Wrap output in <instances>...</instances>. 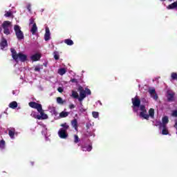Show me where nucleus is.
Masks as SVG:
<instances>
[{
	"label": "nucleus",
	"mask_w": 177,
	"mask_h": 177,
	"mask_svg": "<svg viewBox=\"0 0 177 177\" xmlns=\"http://www.w3.org/2000/svg\"><path fill=\"white\" fill-rule=\"evenodd\" d=\"M132 102V109L134 113H138L139 111L140 118H143V120H149V118H154V109L151 108L149 111V114L147 113V110H146V106L145 105H140V99L136 95L135 97L131 99Z\"/></svg>",
	"instance_id": "obj_1"
},
{
	"label": "nucleus",
	"mask_w": 177,
	"mask_h": 177,
	"mask_svg": "<svg viewBox=\"0 0 177 177\" xmlns=\"http://www.w3.org/2000/svg\"><path fill=\"white\" fill-rule=\"evenodd\" d=\"M77 91H79V93H80L79 111H80V113H85V111H86V109L84 108V104H82V102L84 101V99L86 97V96H91V95H92V92L91 91V89L88 88H86L85 89H84V87H82V86H80L78 87Z\"/></svg>",
	"instance_id": "obj_2"
},
{
	"label": "nucleus",
	"mask_w": 177,
	"mask_h": 177,
	"mask_svg": "<svg viewBox=\"0 0 177 177\" xmlns=\"http://www.w3.org/2000/svg\"><path fill=\"white\" fill-rule=\"evenodd\" d=\"M11 53H12V57L17 62V63L20 60V62H26L27 60V55L19 53V54L16 53V50L15 48H11Z\"/></svg>",
	"instance_id": "obj_3"
},
{
	"label": "nucleus",
	"mask_w": 177,
	"mask_h": 177,
	"mask_svg": "<svg viewBox=\"0 0 177 177\" xmlns=\"http://www.w3.org/2000/svg\"><path fill=\"white\" fill-rule=\"evenodd\" d=\"M62 128L59 129L58 131V136L61 139H67L68 134H67V129H68L69 126L67 123H64L61 124Z\"/></svg>",
	"instance_id": "obj_4"
},
{
	"label": "nucleus",
	"mask_w": 177,
	"mask_h": 177,
	"mask_svg": "<svg viewBox=\"0 0 177 177\" xmlns=\"http://www.w3.org/2000/svg\"><path fill=\"white\" fill-rule=\"evenodd\" d=\"M14 30H15L17 39L19 41H21V39H24V33H23V31H21V28L19 25L14 26Z\"/></svg>",
	"instance_id": "obj_5"
},
{
	"label": "nucleus",
	"mask_w": 177,
	"mask_h": 177,
	"mask_svg": "<svg viewBox=\"0 0 177 177\" xmlns=\"http://www.w3.org/2000/svg\"><path fill=\"white\" fill-rule=\"evenodd\" d=\"M2 27L3 29V33L6 34V35H10V28H12V22L9 21H3L2 24Z\"/></svg>",
	"instance_id": "obj_6"
},
{
	"label": "nucleus",
	"mask_w": 177,
	"mask_h": 177,
	"mask_svg": "<svg viewBox=\"0 0 177 177\" xmlns=\"http://www.w3.org/2000/svg\"><path fill=\"white\" fill-rule=\"evenodd\" d=\"M8 136H10L12 140H15L16 139V136L19 135V132L16 131V129L14 127H10L8 129Z\"/></svg>",
	"instance_id": "obj_7"
},
{
	"label": "nucleus",
	"mask_w": 177,
	"mask_h": 177,
	"mask_svg": "<svg viewBox=\"0 0 177 177\" xmlns=\"http://www.w3.org/2000/svg\"><path fill=\"white\" fill-rule=\"evenodd\" d=\"M82 149L83 151H91L92 150V142L88 141L87 143L82 146Z\"/></svg>",
	"instance_id": "obj_8"
},
{
	"label": "nucleus",
	"mask_w": 177,
	"mask_h": 177,
	"mask_svg": "<svg viewBox=\"0 0 177 177\" xmlns=\"http://www.w3.org/2000/svg\"><path fill=\"white\" fill-rule=\"evenodd\" d=\"M29 106L30 107H32V109H37V111H41V110H42V105L37 102H31L29 103Z\"/></svg>",
	"instance_id": "obj_9"
},
{
	"label": "nucleus",
	"mask_w": 177,
	"mask_h": 177,
	"mask_svg": "<svg viewBox=\"0 0 177 177\" xmlns=\"http://www.w3.org/2000/svg\"><path fill=\"white\" fill-rule=\"evenodd\" d=\"M149 93L151 97H152L153 100H157V99H158V96L157 95V93H156V89L149 88Z\"/></svg>",
	"instance_id": "obj_10"
},
{
	"label": "nucleus",
	"mask_w": 177,
	"mask_h": 177,
	"mask_svg": "<svg viewBox=\"0 0 177 177\" xmlns=\"http://www.w3.org/2000/svg\"><path fill=\"white\" fill-rule=\"evenodd\" d=\"M39 112L40 113V115H37V120H47L48 115H46V114H45V113H44L42 108H41V110H40V111H39Z\"/></svg>",
	"instance_id": "obj_11"
},
{
	"label": "nucleus",
	"mask_w": 177,
	"mask_h": 177,
	"mask_svg": "<svg viewBox=\"0 0 177 177\" xmlns=\"http://www.w3.org/2000/svg\"><path fill=\"white\" fill-rule=\"evenodd\" d=\"M50 39V30H49V28H46V32L44 34V40L45 41H49Z\"/></svg>",
	"instance_id": "obj_12"
},
{
	"label": "nucleus",
	"mask_w": 177,
	"mask_h": 177,
	"mask_svg": "<svg viewBox=\"0 0 177 177\" xmlns=\"http://www.w3.org/2000/svg\"><path fill=\"white\" fill-rule=\"evenodd\" d=\"M169 122V120L168 119L167 116H164L162 118V122L160 123L159 126L160 127H167V124Z\"/></svg>",
	"instance_id": "obj_13"
},
{
	"label": "nucleus",
	"mask_w": 177,
	"mask_h": 177,
	"mask_svg": "<svg viewBox=\"0 0 177 177\" xmlns=\"http://www.w3.org/2000/svg\"><path fill=\"white\" fill-rule=\"evenodd\" d=\"M159 129L162 130V135H168V127L167 126H159Z\"/></svg>",
	"instance_id": "obj_14"
},
{
	"label": "nucleus",
	"mask_w": 177,
	"mask_h": 177,
	"mask_svg": "<svg viewBox=\"0 0 177 177\" xmlns=\"http://www.w3.org/2000/svg\"><path fill=\"white\" fill-rule=\"evenodd\" d=\"M0 46H1V49H2V50H3V49H5L8 46V41L3 37H2V39H1V41L0 43Z\"/></svg>",
	"instance_id": "obj_15"
},
{
	"label": "nucleus",
	"mask_w": 177,
	"mask_h": 177,
	"mask_svg": "<svg viewBox=\"0 0 177 177\" xmlns=\"http://www.w3.org/2000/svg\"><path fill=\"white\" fill-rule=\"evenodd\" d=\"M71 97H73V99H77L78 102H80V95L78 94V92L76 91L73 90L71 91Z\"/></svg>",
	"instance_id": "obj_16"
},
{
	"label": "nucleus",
	"mask_w": 177,
	"mask_h": 177,
	"mask_svg": "<svg viewBox=\"0 0 177 177\" xmlns=\"http://www.w3.org/2000/svg\"><path fill=\"white\" fill-rule=\"evenodd\" d=\"M71 125L75 131H78V120H77V119H74L71 121Z\"/></svg>",
	"instance_id": "obj_17"
},
{
	"label": "nucleus",
	"mask_w": 177,
	"mask_h": 177,
	"mask_svg": "<svg viewBox=\"0 0 177 177\" xmlns=\"http://www.w3.org/2000/svg\"><path fill=\"white\" fill-rule=\"evenodd\" d=\"M41 59V55L37 53L31 56V60L32 62H37V60H39Z\"/></svg>",
	"instance_id": "obj_18"
},
{
	"label": "nucleus",
	"mask_w": 177,
	"mask_h": 177,
	"mask_svg": "<svg viewBox=\"0 0 177 177\" xmlns=\"http://www.w3.org/2000/svg\"><path fill=\"white\" fill-rule=\"evenodd\" d=\"M38 31V28L37 27V24H33L30 32H32V35H35V33Z\"/></svg>",
	"instance_id": "obj_19"
},
{
	"label": "nucleus",
	"mask_w": 177,
	"mask_h": 177,
	"mask_svg": "<svg viewBox=\"0 0 177 177\" xmlns=\"http://www.w3.org/2000/svg\"><path fill=\"white\" fill-rule=\"evenodd\" d=\"M66 73H67V69H66L65 68H60L58 69V71H57V73L59 75H64Z\"/></svg>",
	"instance_id": "obj_20"
},
{
	"label": "nucleus",
	"mask_w": 177,
	"mask_h": 177,
	"mask_svg": "<svg viewBox=\"0 0 177 177\" xmlns=\"http://www.w3.org/2000/svg\"><path fill=\"white\" fill-rule=\"evenodd\" d=\"M17 106H18L17 102H16V101L10 102L8 105L10 109H17Z\"/></svg>",
	"instance_id": "obj_21"
},
{
	"label": "nucleus",
	"mask_w": 177,
	"mask_h": 177,
	"mask_svg": "<svg viewBox=\"0 0 177 177\" xmlns=\"http://www.w3.org/2000/svg\"><path fill=\"white\" fill-rule=\"evenodd\" d=\"M5 147H6V143L5 142V140H0V150H4Z\"/></svg>",
	"instance_id": "obj_22"
},
{
	"label": "nucleus",
	"mask_w": 177,
	"mask_h": 177,
	"mask_svg": "<svg viewBox=\"0 0 177 177\" xmlns=\"http://www.w3.org/2000/svg\"><path fill=\"white\" fill-rule=\"evenodd\" d=\"M64 44L68 45L69 46H72V45H74V41L70 39H66L64 40Z\"/></svg>",
	"instance_id": "obj_23"
},
{
	"label": "nucleus",
	"mask_w": 177,
	"mask_h": 177,
	"mask_svg": "<svg viewBox=\"0 0 177 177\" xmlns=\"http://www.w3.org/2000/svg\"><path fill=\"white\" fill-rule=\"evenodd\" d=\"M174 93H169L167 94V99L169 100V102H172V100H174Z\"/></svg>",
	"instance_id": "obj_24"
},
{
	"label": "nucleus",
	"mask_w": 177,
	"mask_h": 177,
	"mask_svg": "<svg viewBox=\"0 0 177 177\" xmlns=\"http://www.w3.org/2000/svg\"><path fill=\"white\" fill-rule=\"evenodd\" d=\"M68 112L62 111L59 113V117H61V118H65V117H68Z\"/></svg>",
	"instance_id": "obj_25"
},
{
	"label": "nucleus",
	"mask_w": 177,
	"mask_h": 177,
	"mask_svg": "<svg viewBox=\"0 0 177 177\" xmlns=\"http://www.w3.org/2000/svg\"><path fill=\"white\" fill-rule=\"evenodd\" d=\"M41 125L43 128L41 133L42 135H44L45 136H46V131H47L46 126H45V124H41Z\"/></svg>",
	"instance_id": "obj_26"
},
{
	"label": "nucleus",
	"mask_w": 177,
	"mask_h": 177,
	"mask_svg": "<svg viewBox=\"0 0 177 177\" xmlns=\"http://www.w3.org/2000/svg\"><path fill=\"white\" fill-rule=\"evenodd\" d=\"M92 116L93 118H99V112L97 111H93Z\"/></svg>",
	"instance_id": "obj_27"
},
{
	"label": "nucleus",
	"mask_w": 177,
	"mask_h": 177,
	"mask_svg": "<svg viewBox=\"0 0 177 177\" xmlns=\"http://www.w3.org/2000/svg\"><path fill=\"white\" fill-rule=\"evenodd\" d=\"M53 56H54V58L55 59V60H59V52H57V51L54 52Z\"/></svg>",
	"instance_id": "obj_28"
},
{
	"label": "nucleus",
	"mask_w": 177,
	"mask_h": 177,
	"mask_svg": "<svg viewBox=\"0 0 177 177\" xmlns=\"http://www.w3.org/2000/svg\"><path fill=\"white\" fill-rule=\"evenodd\" d=\"M171 80H176L177 81V73L175 72L171 73Z\"/></svg>",
	"instance_id": "obj_29"
},
{
	"label": "nucleus",
	"mask_w": 177,
	"mask_h": 177,
	"mask_svg": "<svg viewBox=\"0 0 177 177\" xmlns=\"http://www.w3.org/2000/svg\"><path fill=\"white\" fill-rule=\"evenodd\" d=\"M57 102L58 103V104H63L64 103V102L63 101V99L60 97H58L57 98Z\"/></svg>",
	"instance_id": "obj_30"
},
{
	"label": "nucleus",
	"mask_w": 177,
	"mask_h": 177,
	"mask_svg": "<svg viewBox=\"0 0 177 177\" xmlns=\"http://www.w3.org/2000/svg\"><path fill=\"white\" fill-rule=\"evenodd\" d=\"M4 16H5V17H11L12 12H10V11H6V13H5Z\"/></svg>",
	"instance_id": "obj_31"
},
{
	"label": "nucleus",
	"mask_w": 177,
	"mask_h": 177,
	"mask_svg": "<svg viewBox=\"0 0 177 177\" xmlns=\"http://www.w3.org/2000/svg\"><path fill=\"white\" fill-rule=\"evenodd\" d=\"M74 142L75 143H78V142H80V138H78V136L75 135L74 136Z\"/></svg>",
	"instance_id": "obj_32"
},
{
	"label": "nucleus",
	"mask_w": 177,
	"mask_h": 177,
	"mask_svg": "<svg viewBox=\"0 0 177 177\" xmlns=\"http://www.w3.org/2000/svg\"><path fill=\"white\" fill-rule=\"evenodd\" d=\"M172 117H177V110H174L171 113Z\"/></svg>",
	"instance_id": "obj_33"
},
{
	"label": "nucleus",
	"mask_w": 177,
	"mask_h": 177,
	"mask_svg": "<svg viewBox=\"0 0 177 177\" xmlns=\"http://www.w3.org/2000/svg\"><path fill=\"white\" fill-rule=\"evenodd\" d=\"M49 110L51 113L56 114V111L55 110V107L49 108Z\"/></svg>",
	"instance_id": "obj_34"
},
{
	"label": "nucleus",
	"mask_w": 177,
	"mask_h": 177,
	"mask_svg": "<svg viewBox=\"0 0 177 177\" xmlns=\"http://www.w3.org/2000/svg\"><path fill=\"white\" fill-rule=\"evenodd\" d=\"M26 8H27L28 12H31V4L30 3H28L26 6Z\"/></svg>",
	"instance_id": "obj_35"
},
{
	"label": "nucleus",
	"mask_w": 177,
	"mask_h": 177,
	"mask_svg": "<svg viewBox=\"0 0 177 177\" xmlns=\"http://www.w3.org/2000/svg\"><path fill=\"white\" fill-rule=\"evenodd\" d=\"M30 115H31V117H33V118H37V116L38 115H37V113L35 112H32Z\"/></svg>",
	"instance_id": "obj_36"
},
{
	"label": "nucleus",
	"mask_w": 177,
	"mask_h": 177,
	"mask_svg": "<svg viewBox=\"0 0 177 177\" xmlns=\"http://www.w3.org/2000/svg\"><path fill=\"white\" fill-rule=\"evenodd\" d=\"M41 71V67L39 66H35V71Z\"/></svg>",
	"instance_id": "obj_37"
},
{
	"label": "nucleus",
	"mask_w": 177,
	"mask_h": 177,
	"mask_svg": "<svg viewBox=\"0 0 177 177\" xmlns=\"http://www.w3.org/2000/svg\"><path fill=\"white\" fill-rule=\"evenodd\" d=\"M57 91H58V92H59V93H62L63 92V88L58 87Z\"/></svg>",
	"instance_id": "obj_38"
},
{
	"label": "nucleus",
	"mask_w": 177,
	"mask_h": 177,
	"mask_svg": "<svg viewBox=\"0 0 177 177\" xmlns=\"http://www.w3.org/2000/svg\"><path fill=\"white\" fill-rule=\"evenodd\" d=\"M69 109H75V105H74L73 104H70Z\"/></svg>",
	"instance_id": "obj_39"
},
{
	"label": "nucleus",
	"mask_w": 177,
	"mask_h": 177,
	"mask_svg": "<svg viewBox=\"0 0 177 177\" xmlns=\"http://www.w3.org/2000/svg\"><path fill=\"white\" fill-rule=\"evenodd\" d=\"M34 21H35L34 19L31 18L30 19V26H31V24H35Z\"/></svg>",
	"instance_id": "obj_40"
},
{
	"label": "nucleus",
	"mask_w": 177,
	"mask_h": 177,
	"mask_svg": "<svg viewBox=\"0 0 177 177\" xmlns=\"http://www.w3.org/2000/svg\"><path fill=\"white\" fill-rule=\"evenodd\" d=\"M97 104H100V106H102V102L97 101Z\"/></svg>",
	"instance_id": "obj_41"
},
{
	"label": "nucleus",
	"mask_w": 177,
	"mask_h": 177,
	"mask_svg": "<svg viewBox=\"0 0 177 177\" xmlns=\"http://www.w3.org/2000/svg\"><path fill=\"white\" fill-rule=\"evenodd\" d=\"M175 0H168V2H174Z\"/></svg>",
	"instance_id": "obj_42"
},
{
	"label": "nucleus",
	"mask_w": 177,
	"mask_h": 177,
	"mask_svg": "<svg viewBox=\"0 0 177 177\" xmlns=\"http://www.w3.org/2000/svg\"><path fill=\"white\" fill-rule=\"evenodd\" d=\"M31 165H34V162H30Z\"/></svg>",
	"instance_id": "obj_43"
},
{
	"label": "nucleus",
	"mask_w": 177,
	"mask_h": 177,
	"mask_svg": "<svg viewBox=\"0 0 177 177\" xmlns=\"http://www.w3.org/2000/svg\"><path fill=\"white\" fill-rule=\"evenodd\" d=\"M2 32V28H0V32Z\"/></svg>",
	"instance_id": "obj_44"
},
{
	"label": "nucleus",
	"mask_w": 177,
	"mask_h": 177,
	"mask_svg": "<svg viewBox=\"0 0 177 177\" xmlns=\"http://www.w3.org/2000/svg\"><path fill=\"white\" fill-rule=\"evenodd\" d=\"M12 95H15V91H12Z\"/></svg>",
	"instance_id": "obj_45"
},
{
	"label": "nucleus",
	"mask_w": 177,
	"mask_h": 177,
	"mask_svg": "<svg viewBox=\"0 0 177 177\" xmlns=\"http://www.w3.org/2000/svg\"><path fill=\"white\" fill-rule=\"evenodd\" d=\"M72 82H74V80H71Z\"/></svg>",
	"instance_id": "obj_46"
},
{
	"label": "nucleus",
	"mask_w": 177,
	"mask_h": 177,
	"mask_svg": "<svg viewBox=\"0 0 177 177\" xmlns=\"http://www.w3.org/2000/svg\"><path fill=\"white\" fill-rule=\"evenodd\" d=\"M41 12H44V9H41Z\"/></svg>",
	"instance_id": "obj_47"
},
{
	"label": "nucleus",
	"mask_w": 177,
	"mask_h": 177,
	"mask_svg": "<svg viewBox=\"0 0 177 177\" xmlns=\"http://www.w3.org/2000/svg\"><path fill=\"white\" fill-rule=\"evenodd\" d=\"M46 140H48V138H46Z\"/></svg>",
	"instance_id": "obj_48"
}]
</instances>
